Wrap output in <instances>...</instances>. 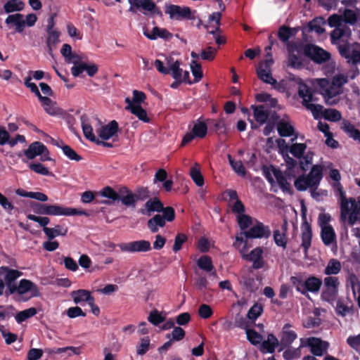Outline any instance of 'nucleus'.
Wrapping results in <instances>:
<instances>
[{
  "instance_id": "f257e3e1",
  "label": "nucleus",
  "mask_w": 360,
  "mask_h": 360,
  "mask_svg": "<svg viewBox=\"0 0 360 360\" xmlns=\"http://www.w3.org/2000/svg\"><path fill=\"white\" fill-rule=\"evenodd\" d=\"M323 168L321 165H314L312 166L309 173L299 176L294 182L295 188L299 191H304L307 188H311V195H314V191L317 189L322 178Z\"/></svg>"
},
{
  "instance_id": "f03ea898",
  "label": "nucleus",
  "mask_w": 360,
  "mask_h": 360,
  "mask_svg": "<svg viewBox=\"0 0 360 360\" xmlns=\"http://www.w3.org/2000/svg\"><path fill=\"white\" fill-rule=\"evenodd\" d=\"M292 79L296 82L298 85V95L302 98V105L307 109L311 111L314 117L322 112L323 106L319 104H313L311 102L313 101V94L311 89L303 82V80L298 77L294 76Z\"/></svg>"
},
{
  "instance_id": "7ed1b4c3",
  "label": "nucleus",
  "mask_w": 360,
  "mask_h": 360,
  "mask_svg": "<svg viewBox=\"0 0 360 360\" xmlns=\"http://www.w3.org/2000/svg\"><path fill=\"white\" fill-rule=\"evenodd\" d=\"M338 191L340 198V217L345 221L350 212L360 213V199L356 200L354 198L347 199L345 192L340 184H338Z\"/></svg>"
},
{
  "instance_id": "20e7f679",
  "label": "nucleus",
  "mask_w": 360,
  "mask_h": 360,
  "mask_svg": "<svg viewBox=\"0 0 360 360\" xmlns=\"http://www.w3.org/2000/svg\"><path fill=\"white\" fill-rule=\"evenodd\" d=\"M165 13L168 14L169 18L173 20H195V11H192L188 6H180L178 5L168 4L166 5Z\"/></svg>"
},
{
  "instance_id": "39448f33",
  "label": "nucleus",
  "mask_w": 360,
  "mask_h": 360,
  "mask_svg": "<svg viewBox=\"0 0 360 360\" xmlns=\"http://www.w3.org/2000/svg\"><path fill=\"white\" fill-rule=\"evenodd\" d=\"M340 281L335 276H327L323 280V289L321 292V299L328 303L333 304L338 298Z\"/></svg>"
},
{
  "instance_id": "423d86ee",
  "label": "nucleus",
  "mask_w": 360,
  "mask_h": 360,
  "mask_svg": "<svg viewBox=\"0 0 360 360\" xmlns=\"http://www.w3.org/2000/svg\"><path fill=\"white\" fill-rule=\"evenodd\" d=\"M303 53L316 64H323L331 58L328 51L312 44H307L304 46Z\"/></svg>"
},
{
  "instance_id": "0eeeda50",
  "label": "nucleus",
  "mask_w": 360,
  "mask_h": 360,
  "mask_svg": "<svg viewBox=\"0 0 360 360\" xmlns=\"http://www.w3.org/2000/svg\"><path fill=\"white\" fill-rule=\"evenodd\" d=\"M27 217L43 227V231L49 240H52L58 236H65L68 229L63 230L60 225H56L54 228H48L46 225L50 222V219L47 217H38L32 214H29Z\"/></svg>"
},
{
  "instance_id": "6e6552de",
  "label": "nucleus",
  "mask_w": 360,
  "mask_h": 360,
  "mask_svg": "<svg viewBox=\"0 0 360 360\" xmlns=\"http://www.w3.org/2000/svg\"><path fill=\"white\" fill-rule=\"evenodd\" d=\"M308 347L314 356H321L329 347V343L327 341L322 340L321 338L310 337L308 338L300 339V347Z\"/></svg>"
},
{
  "instance_id": "1a4fd4ad",
  "label": "nucleus",
  "mask_w": 360,
  "mask_h": 360,
  "mask_svg": "<svg viewBox=\"0 0 360 360\" xmlns=\"http://www.w3.org/2000/svg\"><path fill=\"white\" fill-rule=\"evenodd\" d=\"M3 272L5 273L4 281L7 287L5 295L8 297L13 294V289L15 285L14 282L22 273L18 270L10 269L8 266H1L0 268V273L2 274Z\"/></svg>"
},
{
  "instance_id": "9d476101",
  "label": "nucleus",
  "mask_w": 360,
  "mask_h": 360,
  "mask_svg": "<svg viewBox=\"0 0 360 360\" xmlns=\"http://www.w3.org/2000/svg\"><path fill=\"white\" fill-rule=\"evenodd\" d=\"M340 55L347 60L348 63L356 65L360 63V51L355 49L349 43L338 46Z\"/></svg>"
},
{
  "instance_id": "9b49d317",
  "label": "nucleus",
  "mask_w": 360,
  "mask_h": 360,
  "mask_svg": "<svg viewBox=\"0 0 360 360\" xmlns=\"http://www.w3.org/2000/svg\"><path fill=\"white\" fill-rule=\"evenodd\" d=\"M146 195H136L129 191L127 187L123 186L119 189V200L127 207H136V202L139 200H145Z\"/></svg>"
},
{
  "instance_id": "f8f14e48",
  "label": "nucleus",
  "mask_w": 360,
  "mask_h": 360,
  "mask_svg": "<svg viewBox=\"0 0 360 360\" xmlns=\"http://www.w3.org/2000/svg\"><path fill=\"white\" fill-rule=\"evenodd\" d=\"M33 209L35 213L42 215L63 216L64 207L58 205L34 203Z\"/></svg>"
},
{
  "instance_id": "ddd939ff",
  "label": "nucleus",
  "mask_w": 360,
  "mask_h": 360,
  "mask_svg": "<svg viewBox=\"0 0 360 360\" xmlns=\"http://www.w3.org/2000/svg\"><path fill=\"white\" fill-rule=\"evenodd\" d=\"M31 292V297L40 296V292L37 285L27 279H22L20 281L18 285H15L13 294L17 292L20 295H22L27 292Z\"/></svg>"
},
{
  "instance_id": "4468645a",
  "label": "nucleus",
  "mask_w": 360,
  "mask_h": 360,
  "mask_svg": "<svg viewBox=\"0 0 360 360\" xmlns=\"http://www.w3.org/2000/svg\"><path fill=\"white\" fill-rule=\"evenodd\" d=\"M245 233L250 238H269L271 236V231L269 226L257 221L256 224Z\"/></svg>"
},
{
  "instance_id": "2eb2a0df",
  "label": "nucleus",
  "mask_w": 360,
  "mask_h": 360,
  "mask_svg": "<svg viewBox=\"0 0 360 360\" xmlns=\"http://www.w3.org/2000/svg\"><path fill=\"white\" fill-rule=\"evenodd\" d=\"M81 124H82V128L84 133V136L88 140L95 142L98 144L101 143L103 146L106 147H112V143H108V142H103V141H99L94 134L93 133V128L91 125L89 124V120L88 116L86 114L82 115L80 117Z\"/></svg>"
},
{
  "instance_id": "dca6fc26",
  "label": "nucleus",
  "mask_w": 360,
  "mask_h": 360,
  "mask_svg": "<svg viewBox=\"0 0 360 360\" xmlns=\"http://www.w3.org/2000/svg\"><path fill=\"white\" fill-rule=\"evenodd\" d=\"M170 60H168V67H165L163 63L159 60V72L165 75L170 74L174 79H181L183 70L180 68V62L176 60L174 63H171Z\"/></svg>"
},
{
  "instance_id": "f3484780",
  "label": "nucleus",
  "mask_w": 360,
  "mask_h": 360,
  "mask_svg": "<svg viewBox=\"0 0 360 360\" xmlns=\"http://www.w3.org/2000/svg\"><path fill=\"white\" fill-rule=\"evenodd\" d=\"M120 249L129 252H147L151 249L150 243L148 240H136L120 245Z\"/></svg>"
},
{
  "instance_id": "a211bd4d",
  "label": "nucleus",
  "mask_w": 360,
  "mask_h": 360,
  "mask_svg": "<svg viewBox=\"0 0 360 360\" xmlns=\"http://www.w3.org/2000/svg\"><path fill=\"white\" fill-rule=\"evenodd\" d=\"M291 327L292 326L290 323H285L284 325L281 334V340L279 344L281 347L279 351H281L285 347H290L296 340L297 337V333L294 330H290Z\"/></svg>"
},
{
  "instance_id": "6ab92c4d",
  "label": "nucleus",
  "mask_w": 360,
  "mask_h": 360,
  "mask_svg": "<svg viewBox=\"0 0 360 360\" xmlns=\"http://www.w3.org/2000/svg\"><path fill=\"white\" fill-rule=\"evenodd\" d=\"M175 219V210L172 207H164L159 200V227H163L166 221L171 222Z\"/></svg>"
},
{
  "instance_id": "aec40b11",
  "label": "nucleus",
  "mask_w": 360,
  "mask_h": 360,
  "mask_svg": "<svg viewBox=\"0 0 360 360\" xmlns=\"http://www.w3.org/2000/svg\"><path fill=\"white\" fill-rule=\"evenodd\" d=\"M124 101L127 104V105L125 107L127 110L130 111L141 121H143L146 123L150 122V119L148 117L146 111L141 106V105L131 103V99L128 97L125 98Z\"/></svg>"
},
{
  "instance_id": "412c9836",
  "label": "nucleus",
  "mask_w": 360,
  "mask_h": 360,
  "mask_svg": "<svg viewBox=\"0 0 360 360\" xmlns=\"http://www.w3.org/2000/svg\"><path fill=\"white\" fill-rule=\"evenodd\" d=\"M118 129L117 122L112 120L108 124L101 126L99 129H96V131L101 139L108 140L117 134Z\"/></svg>"
},
{
  "instance_id": "4be33fe9",
  "label": "nucleus",
  "mask_w": 360,
  "mask_h": 360,
  "mask_svg": "<svg viewBox=\"0 0 360 360\" xmlns=\"http://www.w3.org/2000/svg\"><path fill=\"white\" fill-rule=\"evenodd\" d=\"M312 238V231L311 225L304 220L302 224V244L301 246L304 253H307L309 248L311 247Z\"/></svg>"
},
{
  "instance_id": "5701e85b",
  "label": "nucleus",
  "mask_w": 360,
  "mask_h": 360,
  "mask_svg": "<svg viewBox=\"0 0 360 360\" xmlns=\"http://www.w3.org/2000/svg\"><path fill=\"white\" fill-rule=\"evenodd\" d=\"M262 255V248L258 247L251 250L250 254L245 256V258L247 260L252 262V268L254 269H262L264 265Z\"/></svg>"
},
{
  "instance_id": "b1692460",
  "label": "nucleus",
  "mask_w": 360,
  "mask_h": 360,
  "mask_svg": "<svg viewBox=\"0 0 360 360\" xmlns=\"http://www.w3.org/2000/svg\"><path fill=\"white\" fill-rule=\"evenodd\" d=\"M279 345L278 338L273 333H269L267 335V339L261 342L259 351L263 354H272Z\"/></svg>"
},
{
  "instance_id": "393cba45",
  "label": "nucleus",
  "mask_w": 360,
  "mask_h": 360,
  "mask_svg": "<svg viewBox=\"0 0 360 360\" xmlns=\"http://www.w3.org/2000/svg\"><path fill=\"white\" fill-rule=\"evenodd\" d=\"M86 71L87 75L89 77H94L98 72V68L94 64H87L85 63H82L78 65L73 66L71 68V72L74 77H78L83 71Z\"/></svg>"
},
{
  "instance_id": "a878e982",
  "label": "nucleus",
  "mask_w": 360,
  "mask_h": 360,
  "mask_svg": "<svg viewBox=\"0 0 360 360\" xmlns=\"http://www.w3.org/2000/svg\"><path fill=\"white\" fill-rule=\"evenodd\" d=\"M47 151V148L42 143L39 141H35L31 143L28 148L23 150L24 155L29 160H32L41 153H44Z\"/></svg>"
},
{
  "instance_id": "bb28decb",
  "label": "nucleus",
  "mask_w": 360,
  "mask_h": 360,
  "mask_svg": "<svg viewBox=\"0 0 360 360\" xmlns=\"http://www.w3.org/2000/svg\"><path fill=\"white\" fill-rule=\"evenodd\" d=\"M278 144L281 147V145H285L286 148H288V151L296 158L301 159L305 153L307 149L306 143H292L290 147L285 143L284 139L278 140Z\"/></svg>"
},
{
  "instance_id": "cd10ccee",
  "label": "nucleus",
  "mask_w": 360,
  "mask_h": 360,
  "mask_svg": "<svg viewBox=\"0 0 360 360\" xmlns=\"http://www.w3.org/2000/svg\"><path fill=\"white\" fill-rule=\"evenodd\" d=\"M131 4L129 11L132 13L139 11L146 12L153 11L155 8V4L153 1H129Z\"/></svg>"
},
{
  "instance_id": "c85d7f7f",
  "label": "nucleus",
  "mask_w": 360,
  "mask_h": 360,
  "mask_svg": "<svg viewBox=\"0 0 360 360\" xmlns=\"http://www.w3.org/2000/svg\"><path fill=\"white\" fill-rule=\"evenodd\" d=\"M7 25L13 24L15 26V31L18 33L23 32L25 27V22L23 15L20 13L9 15L5 20Z\"/></svg>"
},
{
  "instance_id": "c756f323",
  "label": "nucleus",
  "mask_w": 360,
  "mask_h": 360,
  "mask_svg": "<svg viewBox=\"0 0 360 360\" xmlns=\"http://www.w3.org/2000/svg\"><path fill=\"white\" fill-rule=\"evenodd\" d=\"M98 194L109 199L101 201V203L102 204L111 205L115 201L119 200V191L117 192L110 186L104 187Z\"/></svg>"
},
{
  "instance_id": "7c9ffc66",
  "label": "nucleus",
  "mask_w": 360,
  "mask_h": 360,
  "mask_svg": "<svg viewBox=\"0 0 360 360\" xmlns=\"http://www.w3.org/2000/svg\"><path fill=\"white\" fill-rule=\"evenodd\" d=\"M322 281L319 278L311 276L304 281L305 295L307 292L316 293L320 290Z\"/></svg>"
},
{
  "instance_id": "2f4dec72",
  "label": "nucleus",
  "mask_w": 360,
  "mask_h": 360,
  "mask_svg": "<svg viewBox=\"0 0 360 360\" xmlns=\"http://www.w3.org/2000/svg\"><path fill=\"white\" fill-rule=\"evenodd\" d=\"M70 295L75 304H79L83 301H85L89 304L90 302H92L94 298L91 296L90 291L83 289L74 290Z\"/></svg>"
},
{
  "instance_id": "473e14b6",
  "label": "nucleus",
  "mask_w": 360,
  "mask_h": 360,
  "mask_svg": "<svg viewBox=\"0 0 360 360\" xmlns=\"http://www.w3.org/2000/svg\"><path fill=\"white\" fill-rule=\"evenodd\" d=\"M341 129L349 137L360 143V131L349 120H344L342 121Z\"/></svg>"
},
{
  "instance_id": "72a5a7b5",
  "label": "nucleus",
  "mask_w": 360,
  "mask_h": 360,
  "mask_svg": "<svg viewBox=\"0 0 360 360\" xmlns=\"http://www.w3.org/2000/svg\"><path fill=\"white\" fill-rule=\"evenodd\" d=\"M321 238L325 245H330L336 240V234L332 226L321 229Z\"/></svg>"
},
{
  "instance_id": "f704fd0d",
  "label": "nucleus",
  "mask_w": 360,
  "mask_h": 360,
  "mask_svg": "<svg viewBox=\"0 0 360 360\" xmlns=\"http://www.w3.org/2000/svg\"><path fill=\"white\" fill-rule=\"evenodd\" d=\"M48 37L46 39V44L49 47V51H52L53 48L59 41L60 32L53 30V25H48L47 27Z\"/></svg>"
},
{
  "instance_id": "c9c22d12",
  "label": "nucleus",
  "mask_w": 360,
  "mask_h": 360,
  "mask_svg": "<svg viewBox=\"0 0 360 360\" xmlns=\"http://www.w3.org/2000/svg\"><path fill=\"white\" fill-rule=\"evenodd\" d=\"M341 268L340 262L337 259L333 258L328 261L323 273L328 276H332V275L338 274L341 271Z\"/></svg>"
},
{
  "instance_id": "e433bc0d",
  "label": "nucleus",
  "mask_w": 360,
  "mask_h": 360,
  "mask_svg": "<svg viewBox=\"0 0 360 360\" xmlns=\"http://www.w3.org/2000/svg\"><path fill=\"white\" fill-rule=\"evenodd\" d=\"M198 267L207 272H212L213 276H217L216 271H214V266L211 257L207 255L201 256L197 261Z\"/></svg>"
},
{
  "instance_id": "4c0bfd02",
  "label": "nucleus",
  "mask_w": 360,
  "mask_h": 360,
  "mask_svg": "<svg viewBox=\"0 0 360 360\" xmlns=\"http://www.w3.org/2000/svg\"><path fill=\"white\" fill-rule=\"evenodd\" d=\"M288 65L294 69H302L304 67L302 58L290 49H288Z\"/></svg>"
},
{
  "instance_id": "58836bf2",
  "label": "nucleus",
  "mask_w": 360,
  "mask_h": 360,
  "mask_svg": "<svg viewBox=\"0 0 360 360\" xmlns=\"http://www.w3.org/2000/svg\"><path fill=\"white\" fill-rule=\"evenodd\" d=\"M168 174L164 169L159 168V183H162V188L166 192H170L172 190L174 182L172 179H167Z\"/></svg>"
},
{
  "instance_id": "ea45409f",
  "label": "nucleus",
  "mask_w": 360,
  "mask_h": 360,
  "mask_svg": "<svg viewBox=\"0 0 360 360\" xmlns=\"http://www.w3.org/2000/svg\"><path fill=\"white\" fill-rule=\"evenodd\" d=\"M189 174L192 180L198 186H202L204 184V178L201 174L199 164L195 163V165L190 169Z\"/></svg>"
},
{
  "instance_id": "a19ab883",
  "label": "nucleus",
  "mask_w": 360,
  "mask_h": 360,
  "mask_svg": "<svg viewBox=\"0 0 360 360\" xmlns=\"http://www.w3.org/2000/svg\"><path fill=\"white\" fill-rule=\"evenodd\" d=\"M278 134L282 137H289L293 135L294 127L288 122L281 121L277 124Z\"/></svg>"
},
{
  "instance_id": "79ce46f5",
  "label": "nucleus",
  "mask_w": 360,
  "mask_h": 360,
  "mask_svg": "<svg viewBox=\"0 0 360 360\" xmlns=\"http://www.w3.org/2000/svg\"><path fill=\"white\" fill-rule=\"evenodd\" d=\"M228 160L232 169L240 176L246 175V169L240 160H235L231 155H228Z\"/></svg>"
},
{
  "instance_id": "37998d69",
  "label": "nucleus",
  "mask_w": 360,
  "mask_h": 360,
  "mask_svg": "<svg viewBox=\"0 0 360 360\" xmlns=\"http://www.w3.org/2000/svg\"><path fill=\"white\" fill-rule=\"evenodd\" d=\"M296 32L293 28L287 27L285 25L281 26L278 31V37L279 39L285 43L295 34Z\"/></svg>"
},
{
  "instance_id": "c03bdc74",
  "label": "nucleus",
  "mask_w": 360,
  "mask_h": 360,
  "mask_svg": "<svg viewBox=\"0 0 360 360\" xmlns=\"http://www.w3.org/2000/svg\"><path fill=\"white\" fill-rule=\"evenodd\" d=\"M24 6V1H6L3 6V11L4 13L20 11L23 9Z\"/></svg>"
},
{
  "instance_id": "a18cd8bd",
  "label": "nucleus",
  "mask_w": 360,
  "mask_h": 360,
  "mask_svg": "<svg viewBox=\"0 0 360 360\" xmlns=\"http://www.w3.org/2000/svg\"><path fill=\"white\" fill-rule=\"evenodd\" d=\"M257 75L258 78L264 83L275 84L277 82L272 76L271 70H266L261 68H257Z\"/></svg>"
},
{
  "instance_id": "49530a36",
  "label": "nucleus",
  "mask_w": 360,
  "mask_h": 360,
  "mask_svg": "<svg viewBox=\"0 0 360 360\" xmlns=\"http://www.w3.org/2000/svg\"><path fill=\"white\" fill-rule=\"evenodd\" d=\"M253 114L255 120L260 124L265 123L269 117V112L264 110L262 105L254 108Z\"/></svg>"
},
{
  "instance_id": "de8ad7c7",
  "label": "nucleus",
  "mask_w": 360,
  "mask_h": 360,
  "mask_svg": "<svg viewBox=\"0 0 360 360\" xmlns=\"http://www.w3.org/2000/svg\"><path fill=\"white\" fill-rule=\"evenodd\" d=\"M236 221L241 231H245L253 224L252 217L250 215L243 214L236 216Z\"/></svg>"
},
{
  "instance_id": "09e8293b",
  "label": "nucleus",
  "mask_w": 360,
  "mask_h": 360,
  "mask_svg": "<svg viewBox=\"0 0 360 360\" xmlns=\"http://www.w3.org/2000/svg\"><path fill=\"white\" fill-rule=\"evenodd\" d=\"M152 347L150 340L148 336L141 338L139 343L136 345L137 355H144Z\"/></svg>"
},
{
  "instance_id": "8fccbe9b",
  "label": "nucleus",
  "mask_w": 360,
  "mask_h": 360,
  "mask_svg": "<svg viewBox=\"0 0 360 360\" xmlns=\"http://www.w3.org/2000/svg\"><path fill=\"white\" fill-rule=\"evenodd\" d=\"M192 132L196 137L202 139L207 135V126L204 122H201L198 120V122L194 124L192 129Z\"/></svg>"
},
{
  "instance_id": "3c124183",
  "label": "nucleus",
  "mask_w": 360,
  "mask_h": 360,
  "mask_svg": "<svg viewBox=\"0 0 360 360\" xmlns=\"http://www.w3.org/2000/svg\"><path fill=\"white\" fill-rule=\"evenodd\" d=\"M314 152L309 150L306 154H304L301 159H300V168L302 172H306L309 169V166L312 164Z\"/></svg>"
},
{
  "instance_id": "603ef678",
  "label": "nucleus",
  "mask_w": 360,
  "mask_h": 360,
  "mask_svg": "<svg viewBox=\"0 0 360 360\" xmlns=\"http://www.w3.org/2000/svg\"><path fill=\"white\" fill-rule=\"evenodd\" d=\"M245 333L247 339L253 345H259L263 340V336L254 329L246 328Z\"/></svg>"
},
{
  "instance_id": "864d4df0",
  "label": "nucleus",
  "mask_w": 360,
  "mask_h": 360,
  "mask_svg": "<svg viewBox=\"0 0 360 360\" xmlns=\"http://www.w3.org/2000/svg\"><path fill=\"white\" fill-rule=\"evenodd\" d=\"M49 102L42 101V105L44 107V110L51 115H59L61 112L60 109L57 106V104L55 101H52L49 98Z\"/></svg>"
},
{
  "instance_id": "5fc2aeb1",
  "label": "nucleus",
  "mask_w": 360,
  "mask_h": 360,
  "mask_svg": "<svg viewBox=\"0 0 360 360\" xmlns=\"http://www.w3.org/2000/svg\"><path fill=\"white\" fill-rule=\"evenodd\" d=\"M37 312V309L34 307H31L18 312L15 315V318L18 323H22L25 320L34 316Z\"/></svg>"
},
{
  "instance_id": "6e6d98bb",
  "label": "nucleus",
  "mask_w": 360,
  "mask_h": 360,
  "mask_svg": "<svg viewBox=\"0 0 360 360\" xmlns=\"http://www.w3.org/2000/svg\"><path fill=\"white\" fill-rule=\"evenodd\" d=\"M273 172L280 188L283 191H289L290 187V184L288 182L285 176L283 175L281 172L273 167Z\"/></svg>"
},
{
  "instance_id": "4d7b16f0",
  "label": "nucleus",
  "mask_w": 360,
  "mask_h": 360,
  "mask_svg": "<svg viewBox=\"0 0 360 360\" xmlns=\"http://www.w3.org/2000/svg\"><path fill=\"white\" fill-rule=\"evenodd\" d=\"M273 236L274 240L277 246L281 247L283 249L286 248L288 243V238L286 234L281 233V231L278 229H276L274 231Z\"/></svg>"
},
{
  "instance_id": "13d9d810",
  "label": "nucleus",
  "mask_w": 360,
  "mask_h": 360,
  "mask_svg": "<svg viewBox=\"0 0 360 360\" xmlns=\"http://www.w3.org/2000/svg\"><path fill=\"white\" fill-rule=\"evenodd\" d=\"M283 354V356L285 360H292L295 359L300 358L301 356V348L300 346L297 348H292L291 347H287Z\"/></svg>"
},
{
  "instance_id": "bf43d9fd",
  "label": "nucleus",
  "mask_w": 360,
  "mask_h": 360,
  "mask_svg": "<svg viewBox=\"0 0 360 360\" xmlns=\"http://www.w3.org/2000/svg\"><path fill=\"white\" fill-rule=\"evenodd\" d=\"M263 312V307L259 304H255L248 311L247 316L252 321H255Z\"/></svg>"
},
{
  "instance_id": "052dcab7",
  "label": "nucleus",
  "mask_w": 360,
  "mask_h": 360,
  "mask_svg": "<svg viewBox=\"0 0 360 360\" xmlns=\"http://www.w3.org/2000/svg\"><path fill=\"white\" fill-rule=\"evenodd\" d=\"M185 336L184 330L178 326L174 327L173 330L170 333H167L166 335V338H171L173 341H179L181 340Z\"/></svg>"
},
{
  "instance_id": "680f3d73",
  "label": "nucleus",
  "mask_w": 360,
  "mask_h": 360,
  "mask_svg": "<svg viewBox=\"0 0 360 360\" xmlns=\"http://www.w3.org/2000/svg\"><path fill=\"white\" fill-rule=\"evenodd\" d=\"M188 240V237L186 234L179 233H178L174 239V244L172 247V250L174 252H177L182 248V245Z\"/></svg>"
},
{
  "instance_id": "e2e57ef3",
  "label": "nucleus",
  "mask_w": 360,
  "mask_h": 360,
  "mask_svg": "<svg viewBox=\"0 0 360 360\" xmlns=\"http://www.w3.org/2000/svg\"><path fill=\"white\" fill-rule=\"evenodd\" d=\"M62 150L65 155L71 160L79 162L82 160V158L78 155L75 150H73L70 146L68 145L63 146Z\"/></svg>"
},
{
  "instance_id": "0e129e2a",
  "label": "nucleus",
  "mask_w": 360,
  "mask_h": 360,
  "mask_svg": "<svg viewBox=\"0 0 360 360\" xmlns=\"http://www.w3.org/2000/svg\"><path fill=\"white\" fill-rule=\"evenodd\" d=\"M29 167L32 171L37 174L44 176H48L50 174L49 169L41 163H30Z\"/></svg>"
},
{
  "instance_id": "69168bd1",
  "label": "nucleus",
  "mask_w": 360,
  "mask_h": 360,
  "mask_svg": "<svg viewBox=\"0 0 360 360\" xmlns=\"http://www.w3.org/2000/svg\"><path fill=\"white\" fill-rule=\"evenodd\" d=\"M292 285L296 288V290L302 295H305L304 281L300 277L292 276L290 278Z\"/></svg>"
},
{
  "instance_id": "338daca9",
  "label": "nucleus",
  "mask_w": 360,
  "mask_h": 360,
  "mask_svg": "<svg viewBox=\"0 0 360 360\" xmlns=\"http://www.w3.org/2000/svg\"><path fill=\"white\" fill-rule=\"evenodd\" d=\"M191 72L193 73V75L194 76V81L193 82H198L202 77L203 74L201 69V65L199 63H195V61H193L191 65Z\"/></svg>"
},
{
  "instance_id": "774afa93",
  "label": "nucleus",
  "mask_w": 360,
  "mask_h": 360,
  "mask_svg": "<svg viewBox=\"0 0 360 360\" xmlns=\"http://www.w3.org/2000/svg\"><path fill=\"white\" fill-rule=\"evenodd\" d=\"M335 311L338 314L345 316L347 314L352 313L353 310L352 307L345 305L342 300H339L337 301Z\"/></svg>"
}]
</instances>
